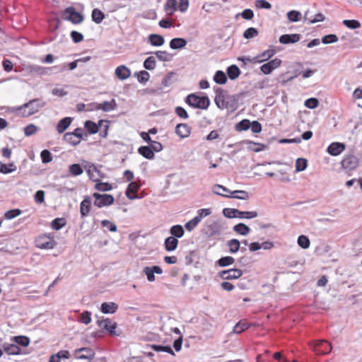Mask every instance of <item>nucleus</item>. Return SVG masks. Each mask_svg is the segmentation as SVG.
<instances>
[{
  "label": "nucleus",
  "mask_w": 362,
  "mask_h": 362,
  "mask_svg": "<svg viewBox=\"0 0 362 362\" xmlns=\"http://www.w3.org/2000/svg\"><path fill=\"white\" fill-rule=\"evenodd\" d=\"M178 8L176 0H166L164 4V11L168 16H172Z\"/></svg>",
  "instance_id": "nucleus-21"
},
{
  "label": "nucleus",
  "mask_w": 362,
  "mask_h": 362,
  "mask_svg": "<svg viewBox=\"0 0 362 362\" xmlns=\"http://www.w3.org/2000/svg\"><path fill=\"white\" fill-rule=\"evenodd\" d=\"M343 24L351 29H356L361 27V23L356 20H344Z\"/></svg>",
  "instance_id": "nucleus-59"
},
{
  "label": "nucleus",
  "mask_w": 362,
  "mask_h": 362,
  "mask_svg": "<svg viewBox=\"0 0 362 362\" xmlns=\"http://www.w3.org/2000/svg\"><path fill=\"white\" fill-rule=\"evenodd\" d=\"M156 57L162 62H169L172 59V55L167 51L158 50L155 52Z\"/></svg>",
  "instance_id": "nucleus-43"
},
{
  "label": "nucleus",
  "mask_w": 362,
  "mask_h": 362,
  "mask_svg": "<svg viewBox=\"0 0 362 362\" xmlns=\"http://www.w3.org/2000/svg\"><path fill=\"white\" fill-rule=\"evenodd\" d=\"M248 328V325L247 322H239L237 323L233 327V332L235 333L239 334L243 332L244 330Z\"/></svg>",
  "instance_id": "nucleus-63"
},
{
  "label": "nucleus",
  "mask_w": 362,
  "mask_h": 362,
  "mask_svg": "<svg viewBox=\"0 0 362 362\" xmlns=\"http://www.w3.org/2000/svg\"><path fill=\"white\" fill-rule=\"evenodd\" d=\"M164 245L167 251H174L177 247L178 240L175 237L170 236L165 239Z\"/></svg>",
  "instance_id": "nucleus-25"
},
{
  "label": "nucleus",
  "mask_w": 362,
  "mask_h": 362,
  "mask_svg": "<svg viewBox=\"0 0 362 362\" xmlns=\"http://www.w3.org/2000/svg\"><path fill=\"white\" fill-rule=\"evenodd\" d=\"M84 168L89 178L93 182H98L100 178L103 177L102 173L96 168L94 164L86 162Z\"/></svg>",
  "instance_id": "nucleus-8"
},
{
  "label": "nucleus",
  "mask_w": 362,
  "mask_h": 362,
  "mask_svg": "<svg viewBox=\"0 0 362 362\" xmlns=\"http://www.w3.org/2000/svg\"><path fill=\"white\" fill-rule=\"evenodd\" d=\"M332 345L327 341L320 340L317 341L315 346L314 351L317 354L325 355L329 354L332 351Z\"/></svg>",
  "instance_id": "nucleus-11"
},
{
  "label": "nucleus",
  "mask_w": 362,
  "mask_h": 362,
  "mask_svg": "<svg viewBox=\"0 0 362 362\" xmlns=\"http://www.w3.org/2000/svg\"><path fill=\"white\" fill-rule=\"evenodd\" d=\"M301 38L300 34H284L280 36L279 42L284 45L298 42Z\"/></svg>",
  "instance_id": "nucleus-16"
},
{
  "label": "nucleus",
  "mask_w": 362,
  "mask_h": 362,
  "mask_svg": "<svg viewBox=\"0 0 362 362\" xmlns=\"http://www.w3.org/2000/svg\"><path fill=\"white\" fill-rule=\"evenodd\" d=\"M98 326L103 329L107 330L110 334L117 335L115 332L117 323L112 322L109 318L98 321Z\"/></svg>",
  "instance_id": "nucleus-13"
},
{
  "label": "nucleus",
  "mask_w": 362,
  "mask_h": 362,
  "mask_svg": "<svg viewBox=\"0 0 362 362\" xmlns=\"http://www.w3.org/2000/svg\"><path fill=\"white\" fill-rule=\"evenodd\" d=\"M16 170V166L14 163H11L6 165L0 162V173L4 174L11 173Z\"/></svg>",
  "instance_id": "nucleus-41"
},
{
  "label": "nucleus",
  "mask_w": 362,
  "mask_h": 362,
  "mask_svg": "<svg viewBox=\"0 0 362 362\" xmlns=\"http://www.w3.org/2000/svg\"><path fill=\"white\" fill-rule=\"evenodd\" d=\"M185 102L191 107L202 110L206 109L210 103L207 96L197 95L196 93L189 94L185 99Z\"/></svg>",
  "instance_id": "nucleus-3"
},
{
  "label": "nucleus",
  "mask_w": 362,
  "mask_h": 362,
  "mask_svg": "<svg viewBox=\"0 0 362 362\" xmlns=\"http://www.w3.org/2000/svg\"><path fill=\"white\" fill-rule=\"evenodd\" d=\"M287 17L291 22H298L300 20L301 13L297 11H291L287 13Z\"/></svg>",
  "instance_id": "nucleus-56"
},
{
  "label": "nucleus",
  "mask_w": 362,
  "mask_h": 362,
  "mask_svg": "<svg viewBox=\"0 0 362 362\" xmlns=\"http://www.w3.org/2000/svg\"><path fill=\"white\" fill-rule=\"evenodd\" d=\"M95 351L88 347H82L74 351V356L77 359L92 361L95 358Z\"/></svg>",
  "instance_id": "nucleus-7"
},
{
  "label": "nucleus",
  "mask_w": 362,
  "mask_h": 362,
  "mask_svg": "<svg viewBox=\"0 0 362 362\" xmlns=\"http://www.w3.org/2000/svg\"><path fill=\"white\" fill-rule=\"evenodd\" d=\"M2 349L8 355H19L21 354V348L16 344L4 343L2 345Z\"/></svg>",
  "instance_id": "nucleus-17"
},
{
  "label": "nucleus",
  "mask_w": 362,
  "mask_h": 362,
  "mask_svg": "<svg viewBox=\"0 0 362 362\" xmlns=\"http://www.w3.org/2000/svg\"><path fill=\"white\" fill-rule=\"evenodd\" d=\"M138 152L143 157L149 160L153 159L155 157L154 152H153L149 146H142L139 147Z\"/></svg>",
  "instance_id": "nucleus-26"
},
{
  "label": "nucleus",
  "mask_w": 362,
  "mask_h": 362,
  "mask_svg": "<svg viewBox=\"0 0 362 362\" xmlns=\"http://www.w3.org/2000/svg\"><path fill=\"white\" fill-rule=\"evenodd\" d=\"M223 230L221 225L218 221H208L206 222L203 228L204 234L208 237H213L216 235H220Z\"/></svg>",
  "instance_id": "nucleus-5"
},
{
  "label": "nucleus",
  "mask_w": 362,
  "mask_h": 362,
  "mask_svg": "<svg viewBox=\"0 0 362 362\" xmlns=\"http://www.w3.org/2000/svg\"><path fill=\"white\" fill-rule=\"evenodd\" d=\"M72 134H74L76 138L80 139L81 141L82 139H86L88 137V134L84 132V130L82 128H76L74 129V132H72Z\"/></svg>",
  "instance_id": "nucleus-62"
},
{
  "label": "nucleus",
  "mask_w": 362,
  "mask_h": 362,
  "mask_svg": "<svg viewBox=\"0 0 362 362\" xmlns=\"http://www.w3.org/2000/svg\"><path fill=\"white\" fill-rule=\"evenodd\" d=\"M66 225V220L64 218H56L52 222L51 226L53 229L60 230Z\"/></svg>",
  "instance_id": "nucleus-46"
},
{
  "label": "nucleus",
  "mask_w": 362,
  "mask_h": 362,
  "mask_svg": "<svg viewBox=\"0 0 362 362\" xmlns=\"http://www.w3.org/2000/svg\"><path fill=\"white\" fill-rule=\"evenodd\" d=\"M259 35L258 30L255 28H249L246 29L243 33V37L245 39H252Z\"/></svg>",
  "instance_id": "nucleus-53"
},
{
  "label": "nucleus",
  "mask_w": 362,
  "mask_h": 362,
  "mask_svg": "<svg viewBox=\"0 0 362 362\" xmlns=\"http://www.w3.org/2000/svg\"><path fill=\"white\" fill-rule=\"evenodd\" d=\"M84 128L90 134L100 132V136L105 138L107 136L109 123L107 120L100 119L98 123L88 120L84 124Z\"/></svg>",
  "instance_id": "nucleus-2"
},
{
  "label": "nucleus",
  "mask_w": 362,
  "mask_h": 362,
  "mask_svg": "<svg viewBox=\"0 0 362 362\" xmlns=\"http://www.w3.org/2000/svg\"><path fill=\"white\" fill-rule=\"evenodd\" d=\"M226 197L247 200L249 198L248 192L245 190H235L230 192L229 195H225Z\"/></svg>",
  "instance_id": "nucleus-28"
},
{
  "label": "nucleus",
  "mask_w": 362,
  "mask_h": 362,
  "mask_svg": "<svg viewBox=\"0 0 362 362\" xmlns=\"http://www.w3.org/2000/svg\"><path fill=\"white\" fill-rule=\"evenodd\" d=\"M233 230L242 235H247L250 232V228L243 223H240L233 227Z\"/></svg>",
  "instance_id": "nucleus-35"
},
{
  "label": "nucleus",
  "mask_w": 362,
  "mask_h": 362,
  "mask_svg": "<svg viewBox=\"0 0 362 362\" xmlns=\"http://www.w3.org/2000/svg\"><path fill=\"white\" fill-rule=\"evenodd\" d=\"M69 172L73 176H78L83 172V168L77 163L72 164L69 167Z\"/></svg>",
  "instance_id": "nucleus-42"
},
{
  "label": "nucleus",
  "mask_w": 362,
  "mask_h": 362,
  "mask_svg": "<svg viewBox=\"0 0 362 362\" xmlns=\"http://www.w3.org/2000/svg\"><path fill=\"white\" fill-rule=\"evenodd\" d=\"M101 225L103 227L108 228V230L111 232H116L117 230V226L114 223L108 220H103L101 221Z\"/></svg>",
  "instance_id": "nucleus-64"
},
{
  "label": "nucleus",
  "mask_w": 362,
  "mask_h": 362,
  "mask_svg": "<svg viewBox=\"0 0 362 362\" xmlns=\"http://www.w3.org/2000/svg\"><path fill=\"white\" fill-rule=\"evenodd\" d=\"M117 309L118 305L114 302L103 303L100 307V310L104 314H113Z\"/></svg>",
  "instance_id": "nucleus-22"
},
{
  "label": "nucleus",
  "mask_w": 362,
  "mask_h": 362,
  "mask_svg": "<svg viewBox=\"0 0 362 362\" xmlns=\"http://www.w3.org/2000/svg\"><path fill=\"white\" fill-rule=\"evenodd\" d=\"M227 74L230 79L234 80L238 77L240 71L236 65H231L228 68Z\"/></svg>",
  "instance_id": "nucleus-40"
},
{
  "label": "nucleus",
  "mask_w": 362,
  "mask_h": 362,
  "mask_svg": "<svg viewBox=\"0 0 362 362\" xmlns=\"http://www.w3.org/2000/svg\"><path fill=\"white\" fill-rule=\"evenodd\" d=\"M143 272L149 282H153L156 280L155 274H163V269L159 266L145 267L143 269Z\"/></svg>",
  "instance_id": "nucleus-12"
},
{
  "label": "nucleus",
  "mask_w": 362,
  "mask_h": 362,
  "mask_svg": "<svg viewBox=\"0 0 362 362\" xmlns=\"http://www.w3.org/2000/svg\"><path fill=\"white\" fill-rule=\"evenodd\" d=\"M251 122L248 119H243L235 125V129L238 132L245 131L250 127Z\"/></svg>",
  "instance_id": "nucleus-52"
},
{
  "label": "nucleus",
  "mask_w": 362,
  "mask_h": 362,
  "mask_svg": "<svg viewBox=\"0 0 362 362\" xmlns=\"http://www.w3.org/2000/svg\"><path fill=\"white\" fill-rule=\"evenodd\" d=\"M11 341H13L18 346H21L23 347H27L30 344V339L26 336H15L11 338Z\"/></svg>",
  "instance_id": "nucleus-27"
},
{
  "label": "nucleus",
  "mask_w": 362,
  "mask_h": 362,
  "mask_svg": "<svg viewBox=\"0 0 362 362\" xmlns=\"http://www.w3.org/2000/svg\"><path fill=\"white\" fill-rule=\"evenodd\" d=\"M116 107V103L115 100H112L111 101H105L102 103L98 105L97 108L98 110H102L105 112H109L114 110Z\"/></svg>",
  "instance_id": "nucleus-31"
},
{
  "label": "nucleus",
  "mask_w": 362,
  "mask_h": 362,
  "mask_svg": "<svg viewBox=\"0 0 362 362\" xmlns=\"http://www.w3.org/2000/svg\"><path fill=\"white\" fill-rule=\"evenodd\" d=\"M230 253H236L240 249V243L238 239H231L227 243Z\"/></svg>",
  "instance_id": "nucleus-38"
},
{
  "label": "nucleus",
  "mask_w": 362,
  "mask_h": 362,
  "mask_svg": "<svg viewBox=\"0 0 362 362\" xmlns=\"http://www.w3.org/2000/svg\"><path fill=\"white\" fill-rule=\"evenodd\" d=\"M308 166V161L305 158H298L296 161V170L301 172L306 169Z\"/></svg>",
  "instance_id": "nucleus-48"
},
{
  "label": "nucleus",
  "mask_w": 362,
  "mask_h": 362,
  "mask_svg": "<svg viewBox=\"0 0 362 362\" xmlns=\"http://www.w3.org/2000/svg\"><path fill=\"white\" fill-rule=\"evenodd\" d=\"M152 349L156 352L164 351V352L168 353L173 356H175V353L173 351L170 346H163V345L153 344V345H152Z\"/></svg>",
  "instance_id": "nucleus-45"
},
{
  "label": "nucleus",
  "mask_w": 362,
  "mask_h": 362,
  "mask_svg": "<svg viewBox=\"0 0 362 362\" xmlns=\"http://www.w3.org/2000/svg\"><path fill=\"white\" fill-rule=\"evenodd\" d=\"M56 243L53 240H49L47 241H42V239L38 240L37 247L41 249L49 250L55 247Z\"/></svg>",
  "instance_id": "nucleus-39"
},
{
  "label": "nucleus",
  "mask_w": 362,
  "mask_h": 362,
  "mask_svg": "<svg viewBox=\"0 0 362 362\" xmlns=\"http://www.w3.org/2000/svg\"><path fill=\"white\" fill-rule=\"evenodd\" d=\"M115 75L120 80H125L131 76V71L124 65H120L115 69Z\"/></svg>",
  "instance_id": "nucleus-19"
},
{
  "label": "nucleus",
  "mask_w": 362,
  "mask_h": 362,
  "mask_svg": "<svg viewBox=\"0 0 362 362\" xmlns=\"http://www.w3.org/2000/svg\"><path fill=\"white\" fill-rule=\"evenodd\" d=\"M78 321L85 325H88L91 322V313L89 311L83 312Z\"/></svg>",
  "instance_id": "nucleus-58"
},
{
  "label": "nucleus",
  "mask_w": 362,
  "mask_h": 362,
  "mask_svg": "<svg viewBox=\"0 0 362 362\" xmlns=\"http://www.w3.org/2000/svg\"><path fill=\"white\" fill-rule=\"evenodd\" d=\"M216 93L215 103L220 109H226L228 111H234L236 109L238 101L233 96L228 95L221 88H218Z\"/></svg>",
  "instance_id": "nucleus-1"
},
{
  "label": "nucleus",
  "mask_w": 362,
  "mask_h": 362,
  "mask_svg": "<svg viewBox=\"0 0 362 362\" xmlns=\"http://www.w3.org/2000/svg\"><path fill=\"white\" fill-rule=\"evenodd\" d=\"M72 118L66 117L59 121L56 129L59 134L63 133L71 124Z\"/></svg>",
  "instance_id": "nucleus-24"
},
{
  "label": "nucleus",
  "mask_w": 362,
  "mask_h": 362,
  "mask_svg": "<svg viewBox=\"0 0 362 362\" xmlns=\"http://www.w3.org/2000/svg\"><path fill=\"white\" fill-rule=\"evenodd\" d=\"M21 214V211L18 209H11V210L7 211L5 213L4 217H5V218H6L8 220H11V219H13V218L17 217Z\"/></svg>",
  "instance_id": "nucleus-61"
},
{
  "label": "nucleus",
  "mask_w": 362,
  "mask_h": 362,
  "mask_svg": "<svg viewBox=\"0 0 362 362\" xmlns=\"http://www.w3.org/2000/svg\"><path fill=\"white\" fill-rule=\"evenodd\" d=\"M95 182L96 184L95 185V188L98 191L107 192L110 191L112 189V185L108 182H99V180Z\"/></svg>",
  "instance_id": "nucleus-50"
},
{
  "label": "nucleus",
  "mask_w": 362,
  "mask_h": 362,
  "mask_svg": "<svg viewBox=\"0 0 362 362\" xmlns=\"http://www.w3.org/2000/svg\"><path fill=\"white\" fill-rule=\"evenodd\" d=\"M37 129H38V128L37 126H35L33 124H30L27 125L24 128V134L26 136H33V134H35L37 132Z\"/></svg>",
  "instance_id": "nucleus-60"
},
{
  "label": "nucleus",
  "mask_w": 362,
  "mask_h": 362,
  "mask_svg": "<svg viewBox=\"0 0 362 362\" xmlns=\"http://www.w3.org/2000/svg\"><path fill=\"white\" fill-rule=\"evenodd\" d=\"M258 216V214L257 211H240V214L238 215V218H256Z\"/></svg>",
  "instance_id": "nucleus-57"
},
{
  "label": "nucleus",
  "mask_w": 362,
  "mask_h": 362,
  "mask_svg": "<svg viewBox=\"0 0 362 362\" xmlns=\"http://www.w3.org/2000/svg\"><path fill=\"white\" fill-rule=\"evenodd\" d=\"M346 148L344 143L333 142L327 148V152L333 156L340 155Z\"/></svg>",
  "instance_id": "nucleus-15"
},
{
  "label": "nucleus",
  "mask_w": 362,
  "mask_h": 362,
  "mask_svg": "<svg viewBox=\"0 0 362 362\" xmlns=\"http://www.w3.org/2000/svg\"><path fill=\"white\" fill-rule=\"evenodd\" d=\"M212 191L214 194L225 197V195H229L230 194V191L228 188L221 185H215L212 188Z\"/></svg>",
  "instance_id": "nucleus-34"
},
{
  "label": "nucleus",
  "mask_w": 362,
  "mask_h": 362,
  "mask_svg": "<svg viewBox=\"0 0 362 362\" xmlns=\"http://www.w3.org/2000/svg\"><path fill=\"white\" fill-rule=\"evenodd\" d=\"M275 54V50L267 49L255 57L256 62L261 63L270 59Z\"/></svg>",
  "instance_id": "nucleus-32"
},
{
  "label": "nucleus",
  "mask_w": 362,
  "mask_h": 362,
  "mask_svg": "<svg viewBox=\"0 0 362 362\" xmlns=\"http://www.w3.org/2000/svg\"><path fill=\"white\" fill-rule=\"evenodd\" d=\"M187 41L184 38H173L170 42V47L173 49H181L186 46Z\"/></svg>",
  "instance_id": "nucleus-29"
},
{
  "label": "nucleus",
  "mask_w": 362,
  "mask_h": 362,
  "mask_svg": "<svg viewBox=\"0 0 362 362\" xmlns=\"http://www.w3.org/2000/svg\"><path fill=\"white\" fill-rule=\"evenodd\" d=\"M92 20L97 24L100 23L105 18V14L98 8H94L92 11Z\"/></svg>",
  "instance_id": "nucleus-37"
},
{
  "label": "nucleus",
  "mask_w": 362,
  "mask_h": 362,
  "mask_svg": "<svg viewBox=\"0 0 362 362\" xmlns=\"http://www.w3.org/2000/svg\"><path fill=\"white\" fill-rule=\"evenodd\" d=\"M170 234L175 238H182L185 233L183 227L180 225H175L170 228Z\"/></svg>",
  "instance_id": "nucleus-36"
},
{
  "label": "nucleus",
  "mask_w": 362,
  "mask_h": 362,
  "mask_svg": "<svg viewBox=\"0 0 362 362\" xmlns=\"http://www.w3.org/2000/svg\"><path fill=\"white\" fill-rule=\"evenodd\" d=\"M64 140L73 146H77L81 143L80 139L76 138L72 132L66 133L64 135Z\"/></svg>",
  "instance_id": "nucleus-33"
},
{
  "label": "nucleus",
  "mask_w": 362,
  "mask_h": 362,
  "mask_svg": "<svg viewBox=\"0 0 362 362\" xmlns=\"http://www.w3.org/2000/svg\"><path fill=\"white\" fill-rule=\"evenodd\" d=\"M63 19L71 22L73 24H79L83 22L84 18L82 14L76 11L73 6L65 8L63 11Z\"/></svg>",
  "instance_id": "nucleus-4"
},
{
  "label": "nucleus",
  "mask_w": 362,
  "mask_h": 362,
  "mask_svg": "<svg viewBox=\"0 0 362 362\" xmlns=\"http://www.w3.org/2000/svg\"><path fill=\"white\" fill-rule=\"evenodd\" d=\"M190 130V127L187 124H178L175 128V133L180 138L185 139L189 136Z\"/></svg>",
  "instance_id": "nucleus-20"
},
{
  "label": "nucleus",
  "mask_w": 362,
  "mask_h": 362,
  "mask_svg": "<svg viewBox=\"0 0 362 362\" xmlns=\"http://www.w3.org/2000/svg\"><path fill=\"white\" fill-rule=\"evenodd\" d=\"M40 157H41L42 163H48L52 160V153L47 149H45L41 151Z\"/></svg>",
  "instance_id": "nucleus-55"
},
{
  "label": "nucleus",
  "mask_w": 362,
  "mask_h": 362,
  "mask_svg": "<svg viewBox=\"0 0 362 362\" xmlns=\"http://www.w3.org/2000/svg\"><path fill=\"white\" fill-rule=\"evenodd\" d=\"M91 204V199L88 196H86L80 204V213L82 218L86 217L90 212Z\"/></svg>",
  "instance_id": "nucleus-18"
},
{
  "label": "nucleus",
  "mask_w": 362,
  "mask_h": 362,
  "mask_svg": "<svg viewBox=\"0 0 362 362\" xmlns=\"http://www.w3.org/2000/svg\"><path fill=\"white\" fill-rule=\"evenodd\" d=\"M243 274V272L241 269H230L220 272L219 276L223 280L238 279Z\"/></svg>",
  "instance_id": "nucleus-10"
},
{
  "label": "nucleus",
  "mask_w": 362,
  "mask_h": 362,
  "mask_svg": "<svg viewBox=\"0 0 362 362\" xmlns=\"http://www.w3.org/2000/svg\"><path fill=\"white\" fill-rule=\"evenodd\" d=\"M148 40L151 45L159 47L164 44L165 40L163 36L157 34H151L148 37Z\"/></svg>",
  "instance_id": "nucleus-30"
},
{
  "label": "nucleus",
  "mask_w": 362,
  "mask_h": 362,
  "mask_svg": "<svg viewBox=\"0 0 362 362\" xmlns=\"http://www.w3.org/2000/svg\"><path fill=\"white\" fill-rule=\"evenodd\" d=\"M93 197L95 199L94 205L98 208L110 206L114 202V197L111 194H101L95 192L93 194Z\"/></svg>",
  "instance_id": "nucleus-6"
},
{
  "label": "nucleus",
  "mask_w": 362,
  "mask_h": 362,
  "mask_svg": "<svg viewBox=\"0 0 362 362\" xmlns=\"http://www.w3.org/2000/svg\"><path fill=\"white\" fill-rule=\"evenodd\" d=\"M234 262H235V259L230 256L223 257L220 258L217 262L218 264L221 267L231 265Z\"/></svg>",
  "instance_id": "nucleus-44"
},
{
  "label": "nucleus",
  "mask_w": 362,
  "mask_h": 362,
  "mask_svg": "<svg viewBox=\"0 0 362 362\" xmlns=\"http://www.w3.org/2000/svg\"><path fill=\"white\" fill-rule=\"evenodd\" d=\"M156 59L153 57H148L144 62V66L146 69L153 70L156 68Z\"/></svg>",
  "instance_id": "nucleus-54"
},
{
  "label": "nucleus",
  "mask_w": 362,
  "mask_h": 362,
  "mask_svg": "<svg viewBox=\"0 0 362 362\" xmlns=\"http://www.w3.org/2000/svg\"><path fill=\"white\" fill-rule=\"evenodd\" d=\"M281 60L278 58H276L262 65L260 67V70L264 74H269L272 72L273 70L278 68L281 65Z\"/></svg>",
  "instance_id": "nucleus-14"
},
{
  "label": "nucleus",
  "mask_w": 362,
  "mask_h": 362,
  "mask_svg": "<svg viewBox=\"0 0 362 362\" xmlns=\"http://www.w3.org/2000/svg\"><path fill=\"white\" fill-rule=\"evenodd\" d=\"M298 244L303 249H308L310 247V242L307 236L301 235L298 238Z\"/></svg>",
  "instance_id": "nucleus-51"
},
{
  "label": "nucleus",
  "mask_w": 362,
  "mask_h": 362,
  "mask_svg": "<svg viewBox=\"0 0 362 362\" xmlns=\"http://www.w3.org/2000/svg\"><path fill=\"white\" fill-rule=\"evenodd\" d=\"M240 211L236 209L226 208L223 210V214L228 218L238 217Z\"/></svg>",
  "instance_id": "nucleus-47"
},
{
  "label": "nucleus",
  "mask_w": 362,
  "mask_h": 362,
  "mask_svg": "<svg viewBox=\"0 0 362 362\" xmlns=\"http://www.w3.org/2000/svg\"><path fill=\"white\" fill-rule=\"evenodd\" d=\"M341 164L344 169L349 170H354L358 165V159L354 155L347 154L344 156Z\"/></svg>",
  "instance_id": "nucleus-9"
},
{
  "label": "nucleus",
  "mask_w": 362,
  "mask_h": 362,
  "mask_svg": "<svg viewBox=\"0 0 362 362\" xmlns=\"http://www.w3.org/2000/svg\"><path fill=\"white\" fill-rule=\"evenodd\" d=\"M140 185L135 182H131L126 191V195L129 199H135L138 197L136 192L138 191Z\"/></svg>",
  "instance_id": "nucleus-23"
},
{
  "label": "nucleus",
  "mask_w": 362,
  "mask_h": 362,
  "mask_svg": "<svg viewBox=\"0 0 362 362\" xmlns=\"http://www.w3.org/2000/svg\"><path fill=\"white\" fill-rule=\"evenodd\" d=\"M214 80L216 83L218 84H224L227 81V78L225 73L222 71H218L215 74L214 77Z\"/></svg>",
  "instance_id": "nucleus-49"
}]
</instances>
